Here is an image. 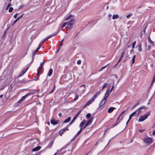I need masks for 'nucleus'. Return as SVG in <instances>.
I'll return each instance as SVG.
<instances>
[{
    "label": "nucleus",
    "instance_id": "obj_50",
    "mask_svg": "<svg viewBox=\"0 0 155 155\" xmlns=\"http://www.w3.org/2000/svg\"><path fill=\"white\" fill-rule=\"evenodd\" d=\"M18 13H16V14H15L14 15V17L15 18H16L17 17V15H18Z\"/></svg>",
    "mask_w": 155,
    "mask_h": 155
},
{
    "label": "nucleus",
    "instance_id": "obj_42",
    "mask_svg": "<svg viewBox=\"0 0 155 155\" xmlns=\"http://www.w3.org/2000/svg\"><path fill=\"white\" fill-rule=\"evenodd\" d=\"M19 20V18H18L16 19L14 21L13 25H14Z\"/></svg>",
    "mask_w": 155,
    "mask_h": 155
},
{
    "label": "nucleus",
    "instance_id": "obj_15",
    "mask_svg": "<svg viewBox=\"0 0 155 155\" xmlns=\"http://www.w3.org/2000/svg\"><path fill=\"white\" fill-rule=\"evenodd\" d=\"M53 143V141H52L50 142L48 144V146L46 148H49L51 147L52 146Z\"/></svg>",
    "mask_w": 155,
    "mask_h": 155
},
{
    "label": "nucleus",
    "instance_id": "obj_64",
    "mask_svg": "<svg viewBox=\"0 0 155 155\" xmlns=\"http://www.w3.org/2000/svg\"><path fill=\"white\" fill-rule=\"evenodd\" d=\"M11 5V3H9V4L8 5H7L8 7H10Z\"/></svg>",
    "mask_w": 155,
    "mask_h": 155
},
{
    "label": "nucleus",
    "instance_id": "obj_61",
    "mask_svg": "<svg viewBox=\"0 0 155 155\" xmlns=\"http://www.w3.org/2000/svg\"><path fill=\"white\" fill-rule=\"evenodd\" d=\"M45 41H42L39 44V45H40V46H41V44H42L43 43H44Z\"/></svg>",
    "mask_w": 155,
    "mask_h": 155
},
{
    "label": "nucleus",
    "instance_id": "obj_1",
    "mask_svg": "<svg viewBox=\"0 0 155 155\" xmlns=\"http://www.w3.org/2000/svg\"><path fill=\"white\" fill-rule=\"evenodd\" d=\"M68 20H70V21L68 22L64 23L61 26V28H62L65 27L66 25H67L68 26H69L70 29H71L72 28L73 25L75 22L74 19L73 18L72 15H70L65 19V20L66 21Z\"/></svg>",
    "mask_w": 155,
    "mask_h": 155
},
{
    "label": "nucleus",
    "instance_id": "obj_8",
    "mask_svg": "<svg viewBox=\"0 0 155 155\" xmlns=\"http://www.w3.org/2000/svg\"><path fill=\"white\" fill-rule=\"evenodd\" d=\"M95 100L94 98H93L92 97L90 101H88L86 104V105H87L88 106L90 104H91L92 103L94 102L95 101Z\"/></svg>",
    "mask_w": 155,
    "mask_h": 155
},
{
    "label": "nucleus",
    "instance_id": "obj_46",
    "mask_svg": "<svg viewBox=\"0 0 155 155\" xmlns=\"http://www.w3.org/2000/svg\"><path fill=\"white\" fill-rule=\"evenodd\" d=\"M150 48L151 46L150 45H148L147 48V49L149 51L150 50Z\"/></svg>",
    "mask_w": 155,
    "mask_h": 155
},
{
    "label": "nucleus",
    "instance_id": "obj_25",
    "mask_svg": "<svg viewBox=\"0 0 155 155\" xmlns=\"http://www.w3.org/2000/svg\"><path fill=\"white\" fill-rule=\"evenodd\" d=\"M119 122V121H118L117 122V121H116V122L115 123H114L113 124H112V127H115V126L117 125Z\"/></svg>",
    "mask_w": 155,
    "mask_h": 155
},
{
    "label": "nucleus",
    "instance_id": "obj_41",
    "mask_svg": "<svg viewBox=\"0 0 155 155\" xmlns=\"http://www.w3.org/2000/svg\"><path fill=\"white\" fill-rule=\"evenodd\" d=\"M13 8L12 7H10L9 9V10H8L9 12H11L13 11Z\"/></svg>",
    "mask_w": 155,
    "mask_h": 155
},
{
    "label": "nucleus",
    "instance_id": "obj_45",
    "mask_svg": "<svg viewBox=\"0 0 155 155\" xmlns=\"http://www.w3.org/2000/svg\"><path fill=\"white\" fill-rule=\"evenodd\" d=\"M81 63V61L80 60H78L77 62L78 64H80Z\"/></svg>",
    "mask_w": 155,
    "mask_h": 155
},
{
    "label": "nucleus",
    "instance_id": "obj_17",
    "mask_svg": "<svg viewBox=\"0 0 155 155\" xmlns=\"http://www.w3.org/2000/svg\"><path fill=\"white\" fill-rule=\"evenodd\" d=\"M119 18V16L118 15H114L112 17V19H115L118 18Z\"/></svg>",
    "mask_w": 155,
    "mask_h": 155
},
{
    "label": "nucleus",
    "instance_id": "obj_33",
    "mask_svg": "<svg viewBox=\"0 0 155 155\" xmlns=\"http://www.w3.org/2000/svg\"><path fill=\"white\" fill-rule=\"evenodd\" d=\"M55 87V84H54V87L53 89L49 92L50 94H51L54 91V90Z\"/></svg>",
    "mask_w": 155,
    "mask_h": 155
},
{
    "label": "nucleus",
    "instance_id": "obj_16",
    "mask_svg": "<svg viewBox=\"0 0 155 155\" xmlns=\"http://www.w3.org/2000/svg\"><path fill=\"white\" fill-rule=\"evenodd\" d=\"M71 119V117H68L67 119H65L63 123H66L69 122Z\"/></svg>",
    "mask_w": 155,
    "mask_h": 155
},
{
    "label": "nucleus",
    "instance_id": "obj_59",
    "mask_svg": "<svg viewBox=\"0 0 155 155\" xmlns=\"http://www.w3.org/2000/svg\"><path fill=\"white\" fill-rule=\"evenodd\" d=\"M23 15H24V14H22L18 18H19V19L21 18L23 16Z\"/></svg>",
    "mask_w": 155,
    "mask_h": 155
},
{
    "label": "nucleus",
    "instance_id": "obj_9",
    "mask_svg": "<svg viewBox=\"0 0 155 155\" xmlns=\"http://www.w3.org/2000/svg\"><path fill=\"white\" fill-rule=\"evenodd\" d=\"M93 120V118H90L87 122L86 123V126H88L90 125L91 123H92V121Z\"/></svg>",
    "mask_w": 155,
    "mask_h": 155
},
{
    "label": "nucleus",
    "instance_id": "obj_26",
    "mask_svg": "<svg viewBox=\"0 0 155 155\" xmlns=\"http://www.w3.org/2000/svg\"><path fill=\"white\" fill-rule=\"evenodd\" d=\"M141 44H140L138 47V50L139 51L141 52L142 51V49L141 48Z\"/></svg>",
    "mask_w": 155,
    "mask_h": 155
},
{
    "label": "nucleus",
    "instance_id": "obj_14",
    "mask_svg": "<svg viewBox=\"0 0 155 155\" xmlns=\"http://www.w3.org/2000/svg\"><path fill=\"white\" fill-rule=\"evenodd\" d=\"M53 73V69L50 68L49 71V72L47 74V75L48 76H50Z\"/></svg>",
    "mask_w": 155,
    "mask_h": 155
},
{
    "label": "nucleus",
    "instance_id": "obj_13",
    "mask_svg": "<svg viewBox=\"0 0 155 155\" xmlns=\"http://www.w3.org/2000/svg\"><path fill=\"white\" fill-rule=\"evenodd\" d=\"M41 147L39 146H37V147H35L33 148V149H32V151H36L39 150L41 149Z\"/></svg>",
    "mask_w": 155,
    "mask_h": 155
},
{
    "label": "nucleus",
    "instance_id": "obj_4",
    "mask_svg": "<svg viewBox=\"0 0 155 155\" xmlns=\"http://www.w3.org/2000/svg\"><path fill=\"white\" fill-rule=\"evenodd\" d=\"M36 93V92H30L28 94H27L25 96L22 97L21 99L19 100L18 101V103H20L23 100H25L28 96L34 94Z\"/></svg>",
    "mask_w": 155,
    "mask_h": 155
},
{
    "label": "nucleus",
    "instance_id": "obj_58",
    "mask_svg": "<svg viewBox=\"0 0 155 155\" xmlns=\"http://www.w3.org/2000/svg\"><path fill=\"white\" fill-rule=\"evenodd\" d=\"M152 134L154 135H155V130L153 131Z\"/></svg>",
    "mask_w": 155,
    "mask_h": 155
},
{
    "label": "nucleus",
    "instance_id": "obj_28",
    "mask_svg": "<svg viewBox=\"0 0 155 155\" xmlns=\"http://www.w3.org/2000/svg\"><path fill=\"white\" fill-rule=\"evenodd\" d=\"M136 114V111H134V112H133V113H132L131 114H130V115L129 116V117L130 118H131L135 114Z\"/></svg>",
    "mask_w": 155,
    "mask_h": 155
},
{
    "label": "nucleus",
    "instance_id": "obj_60",
    "mask_svg": "<svg viewBox=\"0 0 155 155\" xmlns=\"http://www.w3.org/2000/svg\"><path fill=\"white\" fill-rule=\"evenodd\" d=\"M122 60V59H121V58H120L119 60L118 61V62H117V63H118L120 61H121V60Z\"/></svg>",
    "mask_w": 155,
    "mask_h": 155
},
{
    "label": "nucleus",
    "instance_id": "obj_63",
    "mask_svg": "<svg viewBox=\"0 0 155 155\" xmlns=\"http://www.w3.org/2000/svg\"><path fill=\"white\" fill-rule=\"evenodd\" d=\"M88 126H86V124H85V126L83 127V129H85Z\"/></svg>",
    "mask_w": 155,
    "mask_h": 155
},
{
    "label": "nucleus",
    "instance_id": "obj_5",
    "mask_svg": "<svg viewBox=\"0 0 155 155\" xmlns=\"http://www.w3.org/2000/svg\"><path fill=\"white\" fill-rule=\"evenodd\" d=\"M107 98L106 96H104L103 99L101 101L99 104V107H101L103 106L106 102L107 100Z\"/></svg>",
    "mask_w": 155,
    "mask_h": 155
},
{
    "label": "nucleus",
    "instance_id": "obj_56",
    "mask_svg": "<svg viewBox=\"0 0 155 155\" xmlns=\"http://www.w3.org/2000/svg\"><path fill=\"white\" fill-rule=\"evenodd\" d=\"M62 116V113H60L58 114V116L59 117H61Z\"/></svg>",
    "mask_w": 155,
    "mask_h": 155
},
{
    "label": "nucleus",
    "instance_id": "obj_18",
    "mask_svg": "<svg viewBox=\"0 0 155 155\" xmlns=\"http://www.w3.org/2000/svg\"><path fill=\"white\" fill-rule=\"evenodd\" d=\"M41 48V46H40V45H39L38 47L37 48V49H36L34 53L33 54V56H34L35 54Z\"/></svg>",
    "mask_w": 155,
    "mask_h": 155
},
{
    "label": "nucleus",
    "instance_id": "obj_62",
    "mask_svg": "<svg viewBox=\"0 0 155 155\" xmlns=\"http://www.w3.org/2000/svg\"><path fill=\"white\" fill-rule=\"evenodd\" d=\"M111 15H112L110 14H109L108 15V17H109V18H110L111 17Z\"/></svg>",
    "mask_w": 155,
    "mask_h": 155
},
{
    "label": "nucleus",
    "instance_id": "obj_27",
    "mask_svg": "<svg viewBox=\"0 0 155 155\" xmlns=\"http://www.w3.org/2000/svg\"><path fill=\"white\" fill-rule=\"evenodd\" d=\"M75 120V118H73V119H72V120L70 122V123L68 125H67V127H68L71 125L74 122V121Z\"/></svg>",
    "mask_w": 155,
    "mask_h": 155
},
{
    "label": "nucleus",
    "instance_id": "obj_12",
    "mask_svg": "<svg viewBox=\"0 0 155 155\" xmlns=\"http://www.w3.org/2000/svg\"><path fill=\"white\" fill-rule=\"evenodd\" d=\"M80 132H78L73 137V138L71 139V141H73L80 134Z\"/></svg>",
    "mask_w": 155,
    "mask_h": 155
},
{
    "label": "nucleus",
    "instance_id": "obj_38",
    "mask_svg": "<svg viewBox=\"0 0 155 155\" xmlns=\"http://www.w3.org/2000/svg\"><path fill=\"white\" fill-rule=\"evenodd\" d=\"M132 14H131V13L130 14L127 15L126 18H129L131 16H132Z\"/></svg>",
    "mask_w": 155,
    "mask_h": 155
},
{
    "label": "nucleus",
    "instance_id": "obj_47",
    "mask_svg": "<svg viewBox=\"0 0 155 155\" xmlns=\"http://www.w3.org/2000/svg\"><path fill=\"white\" fill-rule=\"evenodd\" d=\"M145 130L144 129L140 130H139V131L140 133H142Z\"/></svg>",
    "mask_w": 155,
    "mask_h": 155
},
{
    "label": "nucleus",
    "instance_id": "obj_37",
    "mask_svg": "<svg viewBox=\"0 0 155 155\" xmlns=\"http://www.w3.org/2000/svg\"><path fill=\"white\" fill-rule=\"evenodd\" d=\"M44 63V62H41L40 64V65L39 67L40 68H43V66H42L43 64Z\"/></svg>",
    "mask_w": 155,
    "mask_h": 155
},
{
    "label": "nucleus",
    "instance_id": "obj_39",
    "mask_svg": "<svg viewBox=\"0 0 155 155\" xmlns=\"http://www.w3.org/2000/svg\"><path fill=\"white\" fill-rule=\"evenodd\" d=\"M139 108H140V109L141 110L142 109H144L145 110H146V109H147V108L146 107L144 106H142Z\"/></svg>",
    "mask_w": 155,
    "mask_h": 155
},
{
    "label": "nucleus",
    "instance_id": "obj_11",
    "mask_svg": "<svg viewBox=\"0 0 155 155\" xmlns=\"http://www.w3.org/2000/svg\"><path fill=\"white\" fill-rule=\"evenodd\" d=\"M115 109V107H111L108 109V112L109 113H111Z\"/></svg>",
    "mask_w": 155,
    "mask_h": 155
},
{
    "label": "nucleus",
    "instance_id": "obj_35",
    "mask_svg": "<svg viewBox=\"0 0 155 155\" xmlns=\"http://www.w3.org/2000/svg\"><path fill=\"white\" fill-rule=\"evenodd\" d=\"M136 41H134L132 44V48H134V47H135V45H136Z\"/></svg>",
    "mask_w": 155,
    "mask_h": 155
},
{
    "label": "nucleus",
    "instance_id": "obj_49",
    "mask_svg": "<svg viewBox=\"0 0 155 155\" xmlns=\"http://www.w3.org/2000/svg\"><path fill=\"white\" fill-rule=\"evenodd\" d=\"M114 85H113L112 86V87H111V89H110V92H111V91H112L113 89V88H114Z\"/></svg>",
    "mask_w": 155,
    "mask_h": 155
},
{
    "label": "nucleus",
    "instance_id": "obj_40",
    "mask_svg": "<svg viewBox=\"0 0 155 155\" xmlns=\"http://www.w3.org/2000/svg\"><path fill=\"white\" fill-rule=\"evenodd\" d=\"M108 64H107L102 67L100 70L99 71H102L104 69V68H105L107 66V65H108Z\"/></svg>",
    "mask_w": 155,
    "mask_h": 155
},
{
    "label": "nucleus",
    "instance_id": "obj_2",
    "mask_svg": "<svg viewBox=\"0 0 155 155\" xmlns=\"http://www.w3.org/2000/svg\"><path fill=\"white\" fill-rule=\"evenodd\" d=\"M150 112L151 111H150L146 113L145 114H144L143 115L140 116L139 118L138 121L142 122L145 120L148 117V116L150 115Z\"/></svg>",
    "mask_w": 155,
    "mask_h": 155
},
{
    "label": "nucleus",
    "instance_id": "obj_3",
    "mask_svg": "<svg viewBox=\"0 0 155 155\" xmlns=\"http://www.w3.org/2000/svg\"><path fill=\"white\" fill-rule=\"evenodd\" d=\"M153 139L152 137H147L143 138V142L147 144H151L153 142Z\"/></svg>",
    "mask_w": 155,
    "mask_h": 155
},
{
    "label": "nucleus",
    "instance_id": "obj_24",
    "mask_svg": "<svg viewBox=\"0 0 155 155\" xmlns=\"http://www.w3.org/2000/svg\"><path fill=\"white\" fill-rule=\"evenodd\" d=\"M57 34H53V35H51L49 36H48V37H47L46 38L48 40V39H49L52 36H55L56 35H57Z\"/></svg>",
    "mask_w": 155,
    "mask_h": 155
},
{
    "label": "nucleus",
    "instance_id": "obj_48",
    "mask_svg": "<svg viewBox=\"0 0 155 155\" xmlns=\"http://www.w3.org/2000/svg\"><path fill=\"white\" fill-rule=\"evenodd\" d=\"M155 81V77H153L152 81V84H153Z\"/></svg>",
    "mask_w": 155,
    "mask_h": 155
},
{
    "label": "nucleus",
    "instance_id": "obj_52",
    "mask_svg": "<svg viewBox=\"0 0 155 155\" xmlns=\"http://www.w3.org/2000/svg\"><path fill=\"white\" fill-rule=\"evenodd\" d=\"M65 152H66L65 151H64L63 152H62L59 154V155H62V154H64Z\"/></svg>",
    "mask_w": 155,
    "mask_h": 155
},
{
    "label": "nucleus",
    "instance_id": "obj_36",
    "mask_svg": "<svg viewBox=\"0 0 155 155\" xmlns=\"http://www.w3.org/2000/svg\"><path fill=\"white\" fill-rule=\"evenodd\" d=\"M107 84L106 83H105L104 84V85L103 86V87H102L101 89H104L105 87H106V86H107Z\"/></svg>",
    "mask_w": 155,
    "mask_h": 155
},
{
    "label": "nucleus",
    "instance_id": "obj_34",
    "mask_svg": "<svg viewBox=\"0 0 155 155\" xmlns=\"http://www.w3.org/2000/svg\"><path fill=\"white\" fill-rule=\"evenodd\" d=\"M75 97L73 99V101H75L76 100H77L78 99V97H79L78 95H77V94H75Z\"/></svg>",
    "mask_w": 155,
    "mask_h": 155
},
{
    "label": "nucleus",
    "instance_id": "obj_6",
    "mask_svg": "<svg viewBox=\"0 0 155 155\" xmlns=\"http://www.w3.org/2000/svg\"><path fill=\"white\" fill-rule=\"evenodd\" d=\"M59 122V120H56L54 118H52L51 120V123L53 125H55L58 124Z\"/></svg>",
    "mask_w": 155,
    "mask_h": 155
},
{
    "label": "nucleus",
    "instance_id": "obj_51",
    "mask_svg": "<svg viewBox=\"0 0 155 155\" xmlns=\"http://www.w3.org/2000/svg\"><path fill=\"white\" fill-rule=\"evenodd\" d=\"M139 104V103H138L137 104H136L133 107L132 109H134V107H135L137 105Z\"/></svg>",
    "mask_w": 155,
    "mask_h": 155
},
{
    "label": "nucleus",
    "instance_id": "obj_55",
    "mask_svg": "<svg viewBox=\"0 0 155 155\" xmlns=\"http://www.w3.org/2000/svg\"><path fill=\"white\" fill-rule=\"evenodd\" d=\"M130 58V57L129 56H127L125 58V60H127Z\"/></svg>",
    "mask_w": 155,
    "mask_h": 155
},
{
    "label": "nucleus",
    "instance_id": "obj_23",
    "mask_svg": "<svg viewBox=\"0 0 155 155\" xmlns=\"http://www.w3.org/2000/svg\"><path fill=\"white\" fill-rule=\"evenodd\" d=\"M85 123V120H84L83 121H82L80 124V127H82L84 124Z\"/></svg>",
    "mask_w": 155,
    "mask_h": 155
},
{
    "label": "nucleus",
    "instance_id": "obj_22",
    "mask_svg": "<svg viewBox=\"0 0 155 155\" xmlns=\"http://www.w3.org/2000/svg\"><path fill=\"white\" fill-rule=\"evenodd\" d=\"M148 40L149 42L150 43L152 44H153V41L150 38V36H149L148 38Z\"/></svg>",
    "mask_w": 155,
    "mask_h": 155
},
{
    "label": "nucleus",
    "instance_id": "obj_43",
    "mask_svg": "<svg viewBox=\"0 0 155 155\" xmlns=\"http://www.w3.org/2000/svg\"><path fill=\"white\" fill-rule=\"evenodd\" d=\"M62 130L64 132L65 131L67 130H68V129L66 128H64L63 129H62Z\"/></svg>",
    "mask_w": 155,
    "mask_h": 155
},
{
    "label": "nucleus",
    "instance_id": "obj_54",
    "mask_svg": "<svg viewBox=\"0 0 155 155\" xmlns=\"http://www.w3.org/2000/svg\"><path fill=\"white\" fill-rule=\"evenodd\" d=\"M121 116V115H120V114L119 115L117 120H116V121H117L119 119Z\"/></svg>",
    "mask_w": 155,
    "mask_h": 155
},
{
    "label": "nucleus",
    "instance_id": "obj_29",
    "mask_svg": "<svg viewBox=\"0 0 155 155\" xmlns=\"http://www.w3.org/2000/svg\"><path fill=\"white\" fill-rule=\"evenodd\" d=\"M41 70V68H40L37 71V77H39V74H40V73H39L40 72Z\"/></svg>",
    "mask_w": 155,
    "mask_h": 155
},
{
    "label": "nucleus",
    "instance_id": "obj_19",
    "mask_svg": "<svg viewBox=\"0 0 155 155\" xmlns=\"http://www.w3.org/2000/svg\"><path fill=\"white\" fill-rule=\"evenodd\" d=\"M135 111L136 112V113L137 112V115H138L141 112V110L140 109V108H138Z\"/></svg>",
    "mask_w": 155,
    "mask_h": 155
},
{
    "label": "nucleus",
    "instance_id": "obj_10",
    "mask_svg": "<svg viewBox=\"0 0 155 155\" xmlns=\"http://www.w3.org/2000/svg\"><path fill=\"white\" fill-rule=\"evenodd\" d=\"M101 93L100 91L97 92L96 93V94L94 95V96L92 98H94V99L95 100V99L97 98V97Z\"/></svg>",
    "mask_w": 155,
    "mask_h": 155
},
{
    "label": "nucleus",
    "instance_id": "obj_20",
    "mask_svg": "<svg viewBox=\"0 0 155 155\" xmlns=\"http://www.w3.org/2000/svg\"><path fill=\"white\" fill-rule=\"evenodd\" d=\"M110 92V90H109H109H108L106 94H105V95H104V96H106V98H107V97H108V95H109V94L110 92Z\"/></svg>",
    "mask_w": 155,
    "mask_h": 155
},
{
    "label": "nucleus",
    "instance_id": "obj_31",
    "mask_svg": "<svg viewBox=\"0 0 155 155\" xmlns=\"http://www.w3.org/2000/svg\"><path fill=\"white\" fill-rule=\"evenodd\" d=\"M91 114L90 113H88L86 115V117L87 119H89L91 117Z\"/></svg>",
    "mask_w": 155,
    "mask_h": 155
},
{
    "label": "nucleus",
    "instance_id": "obj_44",
    "mask_svg": "<svg viewBox=\"0 0 155 155\" xmlns=\"http://www.w3.org/2000/svg\"><path fill=\"white\" fill-rule=\"evenodd\" d=\"M64 132L62 130H61L60 131V134L61 135L62 134L64 133Z\"/></svg>",
    "mask_w": 155,
    "mask_h": 155
},
{
    "label": "nucleus",
    "instance_id": "obj_32",
    "mask_svg": "<svg viewBox=\"0 0 155 155\" xmlns=\"http://www.w3.org/2000/svg\"><path fill=\"white\" fill-rule=\"evenodd\" d=\"M135 57H136V55H134L133 58H132V64H133L134 62V61H135Z\"/></svg>",
    "mask_w": 155,
    "mask_h": 155
},
{
    "label": "nucleus",
    "instance_id": "obj_7",
    "mask_svg": "<svg viewBox=\"0 0 155 155\" xmlns=\"http://www.w3.org/2000/svg\"><path fill=\"white\" fill-rule=\"evenodd\" d=\"M28 68L29 67H27L25 70L22 71L19 75L18 76L19 77H21L22 76L23 74H24L25 73V72L27 71Z\"/></svg>",
    "mask_w": 155,
    "mask_h": 155
},
{
    "label": "nucleus",
    "instance_id": "obj_53",
    "mask_svg": "<svg viewBox=\"0 0 155 155\" xmlns=\"http://www.w3.org/2000/svg\"><path fill=\"white\" fill-rule=\"evenodd\" d=\"M80 128V129L79 131H78V132H80V133L81 131L83 129V127H81Z\"/></svg>",
    "mask_w": 155,
    "mask_h": 155
},
{
    "label": "nucleus",
    "instance_id": "obj_57",
    "mask_svg": "<svg viewBox=\"0 0 155 155\" xmlns=\"http://www.w3.org/2000/svg\"><path fill=\"white\" fill-rule=\"evenodd\" d=\"M125 112V110H124L120 114V115H122Z\"/></svg>",
    "mask_w": 155,
    "mask_h": 155
},
{
    "label": "nucleus",
    "instance_id": "obj_30",
    "mask_svg": "<svg viewBox=\"0 0 155 155\" xmlns=\"http://www.w3.org/2000/svg\"><path fill=\"white\" fill-rule=\"evenodd\" d=\"M125 52H123L121 54V56L120 57V58H121V59H122L124 57V56L125 55Z\"/></svg>",
    "mask_w": 155,
    "mask_h": 155
},
{
    "label": "nucleus",
    "instance_id": "obj_21",
    "mask_svg": "<svg viewBox=\"0 0 155 155\" xmlns=\"http://www.w3.org/2000/svg\"><path fill=\"white\" fill-rule=\"evenodd\" d=\"M67 147L66 146H65L63 147L60 150H57V152H61L63 150L66 149L67 148Z\"/></svg>",
    "mask_w": 155,
    "mask_h": 155
}]
</instances>
